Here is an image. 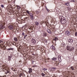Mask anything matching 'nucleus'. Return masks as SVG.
Returning <instances> with one entry per match:
<instances>
[{"label":"nucleus","mask_w":77,"mask_h":77,"mask_svg":"<svg viewBox=\"0 0 77 77\" xmlns=\"http://www.w3.org/2000/svg\"><path fill=\"white\" fill-rule=\"evenodd\" d=\"M45 42L47 43V40H45Z\"/></svg>","instance_id":"obj_45"},{"label":"nucleus","mask_w":77,"mask_h":77,"mask_svg":"<svg viewBox=\"0 0 77 77\" xmlns=\"http://www.w3.org/2000/svg\"><path fill=\"white\" fill-rule=\"evenodd\" d=\"M32 72V69H29V71L28 72L29 73H31Z\"/></svg>","instance_id":"obj_19"},{"label":"nucleus","mask_w":77,"mask_h":77,"mask_svg":"<svg viewBox=\"0 0 77 77\" xmlns=\"http://www.w3.org/2000/svg\"><path fill=\"white\" fill-rule=\"evenodd\" d=\"M66 70H68V69L67 68H66Z\"/></svg>","instance_id":"obj_51"},{"label":"nucleus","mask_w":77,"mask_h":77,"mask_svg":"<svg viewBox=\"0 0 77 77\" xmlns=\"http://www.w3.org/2000/svg\"><path fill=\"white\" fill-rule=\"evenodd\" d=\"M29 15L30 16V17L33 16V14L32 13H31Z\"/></svg>","instance_id":"obj_28"},{"label":"nucleus","mask_w":77,"mask_h":77,"mask_svg":"<svg viewBox=\"0 0 77 77\" xmlns=\"http://www.w3.org/2000/svg\"><path fill=\"white\" fill-rule=\"evenodd\" d=\"M46 62H48V61H45Z\"/></svg>","instance_id":"obj_53"},{"label":"nucleus","mask_w":77,"mask_h":77,"mask_svg":"<svg viewBox=\"0 0 77 77\" xmlns=\"http://www.w3.org/2000/svg\"><path fill=\"white\" fill-rule=\"evenodd\" d=\"M34 17L33 16H32L31 17H30L31 19L32 20H33V19L34 18Z\"/></svg>","instance_id":"obj_24"},{"label":"nucleus","mask_w":77,"mask_h":77,"mask_svg":"<svg viewBox=\"0 0 77 77\" xmlns=\"http://www.w3.org/2000/svg\"><path fill=\"white\" fill-rule=\"evenodd\" d=\"M47 32H48V33H49V34H51V32H52V29H47Z\"/></svg>","instance_id":"obj_3"},{"label":"nucleus","mask_w":77,"mask_h":77,"mask_svg":"<svg viewBox=\"0 0 77 77\" xmlns=\"http://www.w3.org/2000/svg\"><path fill=\"white\" fill-rule=\"evenodd\" d=\"M52 60H57V58L56 57H54L52 58Z\"/></svg>","instance_id":"obj_15"},{"label":"nucleus","mask_w":77,"mask_h":77,"mask_svg":"<svg viewBox=\"0 0 77 77\" xmlns=\"http://www.w3.org/2000/svg\"><path fill=\"white\" fill-rule=\"evenodd\" d=\"M51 48L53 50V51H54V50H55V48H54V46H51Z\"/></svg>","instance_id":"obj_9"},{"label":"nucleus","mask_w":77,"mask_h":77,"mask_svg":"<svg viewBox=\"0 0 77 77\" xmlns=\"http://www.w3.org/2000/svg\"><path fill=\"white\" fill-rule=\"evenodd\" d=\"M23 75V73H20L19 74V76L21 77V76H22V75Z\"/></svg>","instance_id":"obj_25"},{"label":"nucleus","mask_w":77,"mask_h":77,"mask_svg":"<svg viewBox=\"0 0 77 77\" xmlns=\"http://www.w3.org/2000/svg\"><path fill=\"white\" fill-rule=\"evenodd\" d=\"M41 24H43V23H44V21H42V22H41Z\"/></svg>","instance_id":"obj_35"},{"label":"nucleus","mask_w":77,"mask_h":77,"mask_svg":"<svg viewBox=\"0 0 77 77\" xmlns=\"http://www.w3.org/2000/svg\"><path fill=\"white\" fill-rule=\"evenodd\" d=\"M15 25L13 24L8 26V28L10 30H12L14 29V26Z\"/></svg>","instance_id":"obj_2"},{"label":"nucleus","mask_w":77,"mask_h":77,"mask_svg":"<svg viewBox=\"0 0 77 77\" xmlns=\"http://www.w3.org/2000/svg\"><path fill=\"white\" fill-rule=\"evenodd\" d=\"M24 20H27V17H26L25 18H24Z\"/></svg>","instance_id":"obj_38"},{"label":"nucleus","mask_w":77,"mask_h":77,"mask_svg":"<svg viewBox=\"0 0 77 77\" xmlns=\"http://www.w3.org/2000/svg\"><path fill=\"white\" fill-rule=\"evenodd\" d=\"M45 24H46L47 23V22H45Z\"/></svg>","instance_id":"obj_52"},{"label":"nucleus","mask_w":77,"mask_h":77,"mask_svg":"<svg viewBox=\"0 0 77 77\" xmlns=\"http://www.w3.org/2000/svg\"><path fill=\"white\" fill-rule=\"evenodd\" d=\"M58 59L59 61H60L61 60V58H60V57H58Z\"/></svg>","instance_id":"obj_27"},{"label":"nucleus","mask_w":77,"mask_h":77,"mask_svg":"<svg viewBox=\"0 0 77 77\" xmlns=\"http://www.w3.org/2000/svg\"><path fill=\"white\" fill-rule=\"evenodd\" d=\"M45 74H46V75H48V76L49 74V73H45Z\"/></svg>","instance_id":"obj_39"},{"label":"nucleus","mask_w":77,"mask_h":77,"mask_svg":"<svg viewBox=\"0 0 77 77\" xmlns=\"http://www.w3.org/2000/svg\"><path fill=\"white\" fill-rule=\"evenodd\" d=\"M27 36V35H24V39H26V36Z\"/></svg>","instance_id":"obj_34"},{"label":"nucleus","mask_w":77,"mask_h":77,"mask_svg":"<svg viewBox=\"0 0 77 77\" xmlns=\"http://www.w3.org/2000/svg\"><path fill=\"white\" fill-rule=\"evenodd\" d=\"M54 64L55 66H58L59 64V62L58 61H55L54 62Z\"/></svg>","instance_id":"obj_4"},{"label":"nucleus","mask_w":77,"mask_h":77,"mask_svg":"<svg viewBox=\"0 0 77 77\" xmlns=\"http://www.w3.org/2000/svg\"><path fill=\"white\" fill-rule=\"evenodd\" d=\"M22 36H24L25 35H24V32H22Z\"/></svg>","instance_id":"obj_33"},{"label":"nucleus","mask_w":77,"mask_h":77,"mask_svg":"<svg viewBox=\"0 0 77 77\" xmlns=\"http://www.w3.org/2000/svg\"><path fill=\"white\" fill-rule=\"evenodd\" d=\"M33 27H32V26H29V29L30 30H33Z\"/></svg>","instance_id":"obj_14"},{"label":"nucleus","mask_w":77,"mask_h":77,"mask_svg":"<svg viewBox=\"0 0 77 77\" xmlns=\"http://www.w3.org/2000/svg\"><path fill=\"white\" fill-rule=\"evenodd\" d=\"M65 5L67 6H69V2H67L65 4Z\"/></svg>","instance_id":"obj_26"},{"label":"nucleus","mask_w":77,"mask_h":77,"mask_svg":"<svg viewBox=\"0 0 77 77\" xmlns=\"http://www.w3.org/2000/svg\"><path fill=\"white\" fill-rule=\"evenodd\" d=\"M17 50L18 51H22V49H21V48L19 46V47L17 48Z\"/></svg>","instance_id":"obj_18"},{"label":"nucleus","mask_w":77,"mask_h":77,"mask_svg":"<svg viewBox=\"0 0 77 77\" xmlns=\"http://www.w3.org/2000/svg\"><path fill=\"white\" fill-rule=\"evenodd\" d=\"M14 48H8L7 49L8 51H9V50H12V51H13V50H14Z\"/></svg>","instance_id":"obj_13"},{"label":"nucleus","mask_w":77,"mask_h":77,"mask_svg":"<svg viewBox=\"0 0 77 77\" xmlns=\"http://www.w3.org/2000/svg\"><path fill=\"white\" fill-rule=\"evenodd\" d=\"M0 46L1 47V48H3V43H2V44H0Z\"/></svg>","instance_id":"obj_22"},{"label":"nucleus","mask_w":77,"mask_h":77,"mask_svg":"<svg viewBox=\"0 0 77 77\" xmlns=\"http://www.w3.org/2000/svg\"><path fill=\"white\" fill-rule=\"evenodd\" d=\"M14 71H16V70H14Z\"/></svg>","instance_id":"obj_56"},{"label":"nucleus","mask_w":77,"mask_h":77,"mask_svg":"<svg viewBox=\"0 0 77 77\" xmlns=\"http://www.w3.org/2000/svg\"><path fill=\"white\" fill-rule=\"evenodd\" d=\"M56 69V68L55 67H53L51 68V71H55V69Z\"/></svg>","instance_id":"obj_11"},{"label":"nucleus","mask_w":77,"mask_h":77,"mask_svg":"<svg viewBox=\"0 0 77 77\" xmlns=\"http://www.w3.org/2000/svg\"><path fill=\"white\" fill-rule=\"evenodd\" d=\"M71 69L72 70V71H74V66H71L70 68H69V70Z\"/></svg>","instance_id":"obj_12"},{"label":"nucleus","mask_w":77,"mask_h":77,"mask_svg":"<svg viewBox=\"0 0 77 77\" xmlns=\"http://www.w3.org/2000/svg\"><path fill=\"white\" fill-rule=\"evenodd\" d=\"M72 2H74V0H72Z\"/></svg>","instance_id":"obj_46"},{"label":"nucleus","mask_w":77,"mask_h":77,"mask_svg":"<svg viewBox=\"0 0 77 77\" xmlns=\"http://www.w3.org/2000/svg\"><path fill=\"white\" fill-rule=\"evenodd\" d=\"M12 57L11 56H8V61H11V58Z\"/></svg>","instance_id":"obj_8"},{"label":"nucleus","mask_w":77,"mask_h":77,"mask_svg":"<svg viewBox=\"0 0 77 77\" xmlns=\"http://www.w3.org/2000/svg\"><path fill=\"white\" fill-rule=\"evenodd\" d=\"M42 77H45V73H42Z\"/></svg>","instance_id":"obj_20"},{"label":"nucleus","mask_w":77,"mask_h":77,"mask_svg":"<svg viewBox=\"0 0 77 77\" xmlns=\"http://www.w3.org/2000/svg\"><path fill=\"white\" fill-rule=\"evenodd\" d=\"M47 59L48 60H50V58H48Z\"/></svg>","instance_id":"obj_50"},{"label":"nucleus","mask_w":77,"mask_h":77,"mask_svg":"<svg viewBox=\"0 0 77 77\" xmlns=\"http://www.w3.org/2000/svg\"><path fill=\"white\" fill-rule=\"evenodd\" d=\"M43 70H44V71H46L47 70V69L46 68H44L43 69Z\"/></svg>","instance_id":"obj_30"},{"label":"nucleus","mask_w":77,"mask_h":77,"mask_svg":"<svg viewBox=\"0 0 77 77\" xmlns=\"http://www.w3.org/2000/svg\"><path fill=\"white\" fill-rule=\"evenodd\" d=\"M76 51H77V50H76Z\"/></svg>","instance_id":"obj_57"},{"label":"nucleus","mask_w":77,"mask_h":77,"mask_svg":"<svg viewBox=\"0 0 77 77\" xmlns=\"http://www.w3.org/2000/svg\"><path fill=\"white\" fill-rule=\"evenodd\" d=\"M26 12H27V14H28L30 12H29V11H26Z\"/></svg>","instance_id":"obj_40"},{"label":"nucleus","mask_w":77,"mask_h":77,"mask_svg":"<svg viewBox=\"0 0 77 77\" xmlns=\"http://www.w3.org/2000/svg\"><path fill=\"white\" fill-rule=\"evenodd\" d=\"M35 24L36 26H38L39 25V23L37 22H35Z\"/></svg>","instance_id":"obj_23"},{"label":"nucleus","mask_w":77,"mask_h":77,"mask_svg":"<svg viewBox=\"0 0 77 77\" xmlns=\"http://www.w3.org/2000/svg\"><path fill=\"white\" fill-rule=\"evenodd\" d=\"M64 21H65V19H61L60 20V21L62 24H64L65 23V22H64Z\"/></svg>","instance_id":"obj_6"},{"label":"nucleus","mask_w":77,"mask_h":77,"mask_svg":"<svg viewBox=\"0 0 77 77\" xmlns=\"http://www.w3.org/2000/svg\"><path fill=\"white\" fill-rule=\"evenodd\" d=\"M72 70H71V71H70V72H72L71 71Z\"/></svg>","instance_id":"obj_55"},{"label":"nucleus","mask_w":77,"mask_h":77,"mask_svg":"<svg viewBox=\"0 0 77 77\" xmlns=\"http://www.w3.org/2000/svg\"><path fill=\"white\" fill-rule=\"evenodd\" d=\"M3 47H4H4H5H5H5V45H3Z\"/></svg>","instance_id":"obj_49"},{"label":"nucleus","mask_w":77,"mask_h":77,"mask_svg":"<svg viewBox=\"0 0 77 77\" xmlns=\"http://www.w3.org/2000/svg\"><path fill=\"white\" fill-rule=\"evenodd\" d=\"M16 45V47H17V46L20 45V44L19 43H15V45Z\"/></svg>","instance_id":"obj_16"},{"label":"nucleus","mask_w":77,"mask_h":77,"mask_svg":"<svg viewBox=\"0 0 77 77\" xmlns=\"http://www.w3.org/2000/svg\"><path fill=\"white\" fill-rule=\"evenodd\" d=\"M67 50H68L69 51H72L74 50V47H72L71 46H67Z\"/></svg>","instance_id":"obj_1"},{"label":"nucleus","mask_w":77,"mask_h":77,"mask_svg":"<svg viewBox=\"0 0 77 77\" xmlns=\"http://www.w3.org/2000/svg\"><path fill=\"white\" fill-rule=\"evenodd\" d=\"M46 9L48 12H49V10H48V8H47V7H46Z\"/></svg>","instance_id":"obj_32"},{"label":"nucleus","mask_w":77,"mask_h":77,"mask_svg":"<svg viewBox=\"0 0 77 77\" xmlns=\"http://www.w3.org/2000/svg\"><path fill=\"white\" fill-rule=\"evenodd\" d=\"M7 73H9V70H7Z\"/></svg>","instance_id":"obj_42"},{"label":"nucleus","mask_w":77,"mask_h":77,"mask_svg":"<svg viewBox=\"0 0 77 77\" xmlns=\"http://www.w3.org/2000/svg\"><path fill=\"white\" fill-rule=\"evenodd\" d=\"M2 70L3 71H5V69H4V68H2Z\"/></svg>","instance_id":"obj_31"},{"label":"nucleus","mask_w":77,"mask_h":77,"mask_svg":"<svg viewBox=\"0 0 77 77\" xmlns=\"http://www.w3.org/2000/svg\"><path fill=\"white\" fill-rule=\"evenodd\" d=\"M14 41H16L17 42V41H18V39H17V38L14 37Z\"/></svg>","instance_id":"obj_21"},{"label":"nucleus","mask_w":77,"mask_h":77,"mask_svg":"<svg viewBox=\"0 0 77 77\" xmlns=\"http://www.w3.org/2000/svg\"><path fill=\"white\" fill-rule=\"evenodd\" d=\"M44 36H47V34L45 33L44 34Z\"/></svg>","instance_id":"obj_36"},{"label":"nucleus","mask_w":77,"mask_h":77,"mask_svg":"<svg viewBox=\"0 0 77 77\" xmlns=\"http://www.w3.org/2000/svg\"><path fill=\"white\" fill-rule=\"evenodd\" d=\"M75 36H77V32L75 33Z\"/></svg>","instance_id":"obj_41"},{"label":"nucleus","mask_w":77,"mask_h":77,"mask_svg":"<svg viewBox=\"0 0 77 77\" xmlns=\"http://www.w3.org/2000/svg\"><path fill=\"white\" fill-rule=\"evenodd\" d=\"M3 41L0 40V45L2 44H3ZM0 43H1V44H0Z\"/></svg>","instance_id":"obj_29"},{"label":"nucleus","mask_w":77,"mask_h":77,"mask_svg":"<svg viewBox=\"0 0 77 77\" xmlns=\"http://www.w3.org/2000/svg\"><path fill=\"white\" fill-rule=\"evenodd\" d=\"M45 77H48V75H45Z\"/></svg>","instance_id":"obj_47"},{"label":"nucleus","mask_w":77,"mask_h":77,"mask_svg":"<svg viewBox=\"0 0 77 77\" xmlns=\"http://www.w3.org/2000/svg\"><path fill=\"white\" fill-rule=\"evenodd\" d=\"M66 34L67 36H69L70 35V33L69 32V31H67L66 32Z\"/></svg>","instance_id":"obj_7"},{"label":"nucleus","mask_w":77,"mask_h":77,"mask_svg":"<svg viewBox=\"0 0 77 77\" xmlns=\"http://www.w3.org/2000/svg\"><path fill=\"white\" fill-rule=\"evenodd\" d=\"M63 45H63H64V44H62V45Z\"/></svg>","instance_id":"obj_54"},{"label":"nucleus","mask_w":77,"mask_h":77,"mask_svg":"<svg viewBox=\"0 0 77 77\" xmlns=\"http://www.w3.org/2000/svg\"><path fill=\"white\" fill-rule=\"evenodd\" d=\"M31 42L33 44H35L36 42V40L33 38L31 40Z\"/></svg>","instance_id":"obj_5"},{"label":"nucleus","mask_w":77,"mask_h":77,"mask_svg":"<svg viewBox=\"0 0 77 77\" xmlns=\"http://www.w3.org/2000/svg\"><path fill=\"white\" fill-rule=\"evenodd\" d=\"M15 43H16L15 42H14L13 43V45H15Z\"/></svg>","instance_id":"obj_44"},{"label":"nucleus","mask_w":77,"mask_h":77,"mask_svg":"<svg viewBox=\"0 0 77 77\" xmlns=\"http://www.w3.org/2000/svg\"><path fill=\"white\" fill-rule=\"evenodd\" d=\"M31 13H30V12L29 13H28V14H29V15H30V14H31Z\"/></svg>","instance_id":"obj_48"},{"label":"nucleus","mask_w":77,"mask_h":77,"mask_svg":"<svg viewBox=\"0 0 77 77\" xmlns=\"http://www.w3.org/2000/svg\"><path fill=\"white\" fill-rule=\"evenodd\" d=\"M1 7H2V8H4V5H1Z\"/></svg>","instance_id":"obj_37"},{"label":"nucleus","mask_w":77,"mask_h":77,"mask_svg":"<svg viewBox=\"0 0 77 77\" xmlns=\"http://www.w3.org/2000/svg\"><path fill=\"white\" fill-rule=\"evenodd\" d=\"M69 42H70V43H71V44H72V42H73V40L72 39H69V40H68Z\"/></svg>","instance_id":"obj_10"},{"label":"nucleus","mask_w":77,"mask_h":77,"mask_svg":"<svg viewBox=\"0 0 77 77\" xmlns=\"http://www.w3.org/2000/svg\"><path fill=\"white\" fill-rule=\"evenodd\" d=\"M1 29H4V26H2V27H1Z\"/></svg>","instance_id":"obj_43"},{"label":"nucleus","mask_w":77,"mask_h":77,"mask_svg":"<svg viewBox=\"0 0 77 77\" xmlns=\"http://www.w3.org/2000/svg\"><path fill=\"white\" fill-rule=\"evenodd\" d=\"M58 40V38H57L56 37L54 39V41H57Z\"/></svg>","instance_id":"obj_17"}]
</instances>
